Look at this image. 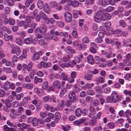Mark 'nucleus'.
<instances>
[{
    "label": "nucleus",
    "mask_w": 131,
    "mask_h": 131,
    "mask_svg": "<svg viewBox=\"0 0 131 131\" xmlns=\"http://www.w3.org/2000/svg\"><path fill=\"white\" fill-rule=\"evenodd\" d=\"M102 11L99 10L94 14V21L97 23H99L101 20Z\"/></svg>",
    "instance_id": "nucleus-1"
},
{
    "label": "nucleus",
    "mask_w": 131,
    "mask_h": 131,
    "mask_svg": "<svg viewBox=\"0 0 131 131\" xmlns=\"http://www.w3.org/2000/svg\"><path fill=\"white\" fill-rule=\"evenodd\" d=\"M65 20L67 23H70L71 22L72 19V15L69 12H66L64 14Z\"/></svg>",
    "instance_id": "nucleus-2"
},
{
    "label": "nucleus",
    "mask_w": 131,
    "mask_h": 131,
    "mask_svg": "<svg viewBox=\"0 0 131 131\" xmlns=\"http://www.w3.org/2000/svg\"><path fill=\"white\" fill-rule=\"evenodd\" d=\"M69 98L70 101L72 103L75 102L76 100L75 94L73 91L69 93Z\"/></svg>",
    "instance_id": "nucleus-3"
},
{
    "label": "nucleus",
    "mask_w": 131,
    "mask_h": 131,
    "mask_svg": "<svg viewBox=\"0 0 131 131\" xmlns=\"http://www.w3.org/2000/svg\"><path fill=\"white\" fill-rule=\"evenodd\" d=\"M42 55V52L41 51L35 52L33 56V59H32V61H34L35 60H37L39 59L40 58V56H41Z\"/></svg>",
    "instance_id": "nucleus-4"
},
{
    "label": "nucleus",
    "mask_w": 131,
    "mask_h": 131,
    "mask_svg": "<svg viewBox=\"0 0 131 131\" xmlns=\"http://www.w3.org/2000/svg\"><path fill=\"white\" fill-rule=\"evenodd\" d=\"M113 99V102L116 103L119 99V97L116 92L115 91H113L111 94Z\"/></svg>",
    "instance_id": "nucleus-5"
},
{
    "label": "nucleus",
    "mask_w": 131,
    "mask_h": 131,
    "mask_svg": "<svg viewBox=\"0 0 131 131\" xmlns=\"http://www.w3.org/2000/svg\"><path fill=\"white\" fill-rule=\"evenodd\" d=\"M21 52V50L20 48L17 46L15 48H13L11 51V52L13 54L16 53L18 56H19Z\"/></svg>",
    "instance_id": "nucleus-6"
},
{
    "label": "nucleus",
    "mask_w": 131,
    "mask_h": 131,
    "mask_svg": "<svg viewBox=\"0 0 131 131\" xmlns=\"http://www.w3.org/2000/svg\"><path fill=\"white\" fill-rule=\"evenodd\" d=\"M101 20H102L105 21L106 20L110 19L111 18V15L110 14L107 13H105L101 14Z\"/></svg>",
    "instance_id": "nucleus-7"
},
{
    "label": "nucleus",
    "mask_w": 131,
    "mask_h": 131,
    "mask_svg": "<svg viewBox=\"0 0 131 131\" xmlns=\"http://www.w3.org/2000/svg\"><path fill=\"white\" fill-rule=\"evenodd\" d=\"M90 112L88 116L90 118H92L95 117L96 111L95 109L93 108H91L89 109Z\"/></svg>",
    "instance_id": "nucleus-8"
},
{
    "label": "nucleus",
    "mask_w": 131,
    "mask_h": 131,
    "mask_svg": "<svg viewBox=\"0 0 131 131\" xmlns=\"http://www.w3.org/2000/svg\"><path fill=\"white\" fill-rule=\"evenodd\" d=\"M40 63L41 66L45 68L49 67L51 65V64L50 63H47L43 61H41Z\"/></svg>",
    "instance_id": "nucleus-9"
},
{
    "label": "nucleus",
    "mask_w": 131,
    "mask_h": 131,
    "mask_svg": "<svg viewBox=\"0 0 131 131\" xmlns=\"http://www.w3.org/2000/svg\"><path fill=\"white\" fill-rule=\"evenodd\" d=\"M44 11L47 14H49L51 11V9L49 7L47 3L45 4L43 7Z\"/></svg>",
    "instance_id": "nucleus-10"
},
{
    "label": "nucleus",
    "mask_w": 131,
    "mask_h": 131,
    "mask_svg": "<svg viewBox=\"0 0 131 131\" xmlns=\"http://www.w3.org/2000/svg\"><path fill=\"white\" fill-rule=\"evenodd\" d=\"M87 60L88 63L91 64H93L94 63V60L93 56L91 55H89L87 57Z\"/></svg>",
    "instance_id": "nucleus-11"
},
{
    "label": "nucleus",
    "mask_w": 131,
    "mask_h": 131,
    "mask_svg": "<svg viewBox=\"0 0 131 131\" xmlns=\"http://www.w3.org/2000/svg\"><path fill=\"white\" fill-rule=\"evenodd\" d=\"M46 26L45 25H42L39 28V32L41 34H44L46 31Z\"/></svg>",
    "instance_id": "nucleus-12"
},
{
    "label": "nucleus",
    "mask_w": 131,
    "mask_h": 131,
    "mask_svg": "<svg viewBox=\"0 0 131 131\" xmlns=\"http://www.w3.org/2000/svg\"><path fill=\"white\" fill-rule=\"evenodd\" d=\"M49 5L51 8H56L58 6L57 2L54 1H50L49 3Z\"/></svg>",
    "instance_id": "nucleus-13"
},
{
    "label": "nucleus",
    "mask_w": 131,
    "mask_h": 131,
    "mask_svg": "<svg viewBox=\"0 0 131 131\" xmlns=\"http://www.w3.org/2000/svg\"><path fill=\"white\" fill-rule=\"evenodd\" d=\"M53 85L59 90H60L61 88L60 83L58 81H54L53 83Z\"/></svg>",
    "instance_id": "nucleus-14"
},
{
    "label": "nucleus",
    "mask_w": 131,
    "mask_h": 131,
    "mask_svg": "<svg viewBox=\"0 0 131 131\" xmlns=\"http://www.w3.org/2000/svg\"><path fill=\"white\" fill-rule=\"evenodd\" d=\"M4 37L6 41H8L9 39L11 41H12L13 36L12 35H9L7 34H5L4 35Z\"/></svg>",
    "instance_id": "nucleus-15"
},
{
    "label": "nucleus",
    "mask_w": 131,
    "mask_h": 131,
    "mask_svg": "<svg viewBox=\"0 0 131 131\" xmlns=\"http://www.w3.org/2000/svg\"><path fill=\"white\" fill-rule=\"evenodd\" d=\"M10 82L9 81H7L4 85V89L5 90H8L10 89Z\"/></svg>",
    "instance_id": "nucleus-16"
},
{
    "label": "nucleus",
    "mask_w": 131,
    "mask_h": 131,
    "mask_svg": "<svg viewBox=\"0 0 131 131\" xmlns=\"http://www.w3.org/2000/svg\"><path fill=\"white\" fill-rule=\"evenodd\" d=\"M86 119L85 118L81 119L78 121L77 120L74 121V122L73 123L74 124L78 125L83 123Z\"/></svg>",
    "instance_id": "nucleus-17"
},
{
    "label": "nucleus",
    "mask_w": 131,
    "mask_h": 131,
    "mask_svg": "<svg viewBox=\"0 0 131 131\" xmlns=\"http://www.w3.org/2000/svg\"><path fill=\"white\" fill-rule=\"evenodd\" d=\"M25 44L27 45L30 44L33 41V40L32 38L28 37L25 39L24 40Z\"/></svg>",
    "instance_id": "nucleus-18"
},
{
    "label": "nucleus",
    "mask_w": 131,
    "mask_h": 131,
    "mask_svg": "<svg viewBox=\"0 0 131 131\" xmlns=\"http://www.w3.org/2000/svg\"><path fill=\"white\" fill-rule=\"evenodd\" d=\"M72 57V54L66 55L65 56H64L63 58V61L64 62H68L69 61L68 60Z\"/></svg>",
    "instance_id": "nucleus-19"
},
{
    "label": "nucleus",
    "mask_w": 131,
    "mask_h": 131,
    "mask_svg": "<svg viewBox=\"0 0 131 131\" xmlns=\"http://www.w3.org/2000/svg\"><path fill=\"white\" fill-rule=\"evenodd\" d=\"M82 113V111L80 108H77L75 111V115L78 117L80 116L81 115Z\"/></svg>",
    "instance_id": "nucleus-20"
},
{
    "label": "nucleus",
    "mask_w": 131,
    "mask_h": 131,
    "mask_svg": "<svg viewBox=\"0 0 131 131\" xmlns=\"http://www.w3.org/2000/svg\"><path fill=\"white\" fill-rule=\"evenodd\" d=\"M48 82L47 81H45L43 83L42 85V88L43 89L46 90L48 88Z\"/></svg>",
    "instance_id": "nucleus-21"
},
{
    "label": "nucleus",
    "mask_w": 131,
    "mask_h": 131,
    "mask_svg": "<svg viewBox=\"0 0 131 131\" xmlns=\"http://www.w3.org/2000/svg\"><path fill=\"white\" fill-rule=\"evenodd\" d=\"M34 81L35 83H41L42 82V78H38L36 76L34 78Z\"/></svg>",
    "instance_id": "nucleus-22"
},
{
    "label": "nucleus",
    "mask_w": 131,
    "mask_h": 131,
    "mask_svg": "<svg viewBox=\"0 0 131 131\" xmlns=\"http://www.w3.org/2000/svg\"><path fill=\"white\" fill-rule=\"evenodd\" d=\"M55 121L57 122L59 120L60 118H61L60 114L58 112H56L55 114Z\"/></svg>",
    "instance_id": "nucleus-23"
},
{
    "label": "nucleus",
    "mask_w": 131,
    "mask_h": 131,
    "mask_svg": "<svg viewBox=\"0 0 131 131\" xmlns=\"http://www.w3.org/2000/svg\"><path fill=\"white\" fill-rule=\"evenodd\" d=\"M89 73H88L87 75H85L84 77V79L87 81L91 80V77L93 75L92 74H89Z\"/></svg>",
    "instance_id": "nucleus-24"
},
{
    "label": "nucleus",
    "mask_w": 131,
    "mask_h": 131,
    "mask_svg": "<svg viewBox=\"0 0 131 131\" xmlns=\"http://www.w3.org/2000/svg\"><path fill=\"white\" fill-rule=\"evenodd\" d=\"M2 62L3 64H5V65L7 66H9L10 64V62L8 60H6L5 59H3L2 61Z\"/></svg>",
    "instance_id": "nucleus-25"
},
{
    "label": "nucleus",
    "mask_w": 131,
    "mask_h": 131,
    "mask_svg": "<svg viewBox=\"0 0 131 131\" xmlns=\"http://www.w3.org/2000/svg\"><path fill=\"white\" fill-rule=\"evenodd\" d=\"M119 26L123 28H125L126 26V23L124 20H121L119 21Z\"/></svg>",
    "instance_id": "nucleus-26"
},
{
    "label": "nucleus",
    "mask_w": 131,
    "mask_h": 131,
    "mask_svg": "<svg viewBox=\"0 0 131 131\" xmlns=\"http://www.w3.org/2000/svg\"><path fill=\"white\" fill-rule=\"evenodd\" d=\"M32 124L34 126H37L38 124V121L37 118H34L32 121Z\"/></svg>",
    "instance_id": "nucleus-27"
},
{
    "label": "nucleus",
    "mask_w": 131,
    "mask_h": 131,
    "mask_svg": "<svg viewBox=\"0 0 131 131\" xmlns=\"http://www.w3.org/2000/svg\"><path fill=\"white\" fill-rule=\"evenodd\" d=\"M67 91V89L66 88H63L60 91V96L61 97L63 96Z\"/></svg>",
    "instance_id": "nucleus-28"
},
{
    "label": "nucleus",
    "mask_w": 131,
    "mask_h": 131,
    "mask_svg": "<svg viewBox=\"0 0 131 131\" xmlns=\"http://www.w3.org/2000/svg\"><path fill=\"white\" fill-rule=\"evenodd\" d=\"M43 3L41 1H38L37 2V6L40 9H42L43 7Z\"/></svg>",
    "instance_id": "nucleus-29"
},
{
    "label": "nucleus",
    "mask_w": 131,
    "mask_h": 131,
    "mask_svg": "<svg viewBox=\"0 0 131 131\" xmlns=\"http://www.w3.org/2000/svg\"><path fill=\"white\" fill-rule=\"evenodd\" d=\"M124 63L126 66H129L130 65L131 63L129 60L125 59L123 61Z\"/></svg>",
    "instance_id": "nucleus-30"
},
{
    "label": "nucleus",
    "mask_w": 131,
    "mask_h": 131,
    "mask_svg": "<svg viewBox=\"0 0 131 131\" xmlns=\"http://www.w3.org/2000/svg\"><path fill=\"white\" fill-rule=\"evenodd\" d=\"M97 4L98 5L101 6L103 7H105L104 4V0H99L97 1Z\"/></svg>",
    "instance_id": "nucleus-31"
},
{
    "label": "nucleus",
    "mask_w": 131,
    "mask_h": 131,
    "mask_svg": "<svg viewBox=\"0 0 131 131\" xmlns=\"http://www.w3.org/2000/svg\"><path fill=\"white\" fill-rule=\"evenodd\" d=\"M93 100V97L89 96L86 97L85 99L86 102L88 103H91L92 102Z\"/></svg>",
    "instance_id": "nucleus-32"
},
{
    "label": "nucleus",
    "mask_w": 131,
    "mask_h": 131,
    "mask_svg": "<svg viewBox=\"0 0 131 131\" xmlns=\"http://www.w3.org/2000/svg\"><path fill=\"white\" fill-rule=\"evenodd\" d=\"M26 24V22L24 21H21L17 24V26L19 27H22Z\"/></svg>",
    "instance_id": "nucleus-33"
},
{
    "label": "nucleus",
    "mask_w": 131,
    "mask_h": 131,
    "mask_svg": "<svg viewBox=\"0 0 131 131\" xmlns=\"http://www.w3.org/2000/svg\"><path fill=\"white\" fill-rule=\"evenodd\" d=\"M108 127L111 129H113L115 127V124L113 122H110L107 124Z\"/></svg>",
    "instance_id": "nucleus-34"
},
{
    "label": "nucleus",
    "mask_w": 131,
    "mask_h": 131,
    "mask_svg": "<svg viewBox=\"0 0 131 131\" xmlns=\"http://www.w3.org/2000/svg\"><path fill=\"white\" fill-rule=\"evenodd\" d=\"M114 7H113L109 6L106 8V11L110 12L113 11L114 10Z\"/></svg>",
    "instance_id": "nucleus-35"
},
{
    "label": "nucleus",
    "mask_w": 131,
    "mask_h": 131,
    "mask_svg": "<svg viewBox=\"0 0 131 131\" xmlns=\"http://www.w3.org/2000/svg\"><path fill=\"white\" fill-rule=\"evenodd\" d=\"M4 129L5 131H12L13 130V128L8 127L6 125H4Z\"/></svg>",
    "instance_id": "nucleus-36"
},
{
    "label": "nucleus",
    "mask_w": 131,
    "mask_h": 131,
    "mask_svg": "<svg viewBox=\"0 0 131 131\" xmlns=\"http://www.w3.org/2000/svg\"><path fill=\"white\" fill-rule=\"evenodd\" d=\"M33 63H29L27 65V70L28 71H30L32 70V67L33 66Z\"/></svg>",
    "instance_id": "nucleus-37"
},
{
    "label": "nucleus",
    "mask_w": 131,
    "mask_h": 131,
    "mask_svg": "<svg viewBox=\"0 0 131 131\" xmlns=\"http://www.w3.org/2000/svg\"><path fill=\"white\" fill-rule=\"evenodd\" d=\"M82 41L85 43H88L89 42V39L88 37L85 36L83 38Z\"/></svg>",
    "instance_id": "nucleus-38"
},
{
    "label": "nucleus",
    "mask_w": 131,
    "mask_h": 131,
    "mask_svg": "<svg viewBox=\"0 0 131 131\" xmlns=\"http://www.w3.org/2000/svg\"><path fill=\"white\" fill-rule=\"evenodd\" d=\"M61 79L63 80L66 81L68 79V77L64 73H62L61 75Z\"/></svg>",
    "instance_id": "nucleus-39"
},
{
    "label": "nucleus",
    "mask_w": 131,
    "mask_h": 131,
    "mask_svg": "<svg viewBox=\"0 0 131 131\" xmlns=\"http://www.w3.org/2000/svg\"><path fill=\"white\" fill-rule=\"evenodd\" d=\"M16 42L18 45L21 46L22 45L21 40V39L19 38H17L15 40Z\"/></svg>",
    "instance_id": "nucleus-40"
},
{
    "label": "nucleus",
    "mask_w": 131,
    "mask_h": 131,
    "mask_svg": "<svg viewBox=\"0 0 131 131\" xmlns=\"http://www.w3.org/2000/svg\"><path fill=\"white\" fill-rule=\"evenodd\" d=\"M8 5L10 6H12L14 4V2L13 0H7Z\"/></svg>",
    "instance_id": "nucleus-41"
},
{
    "label": "nucleus",
    "mask_w": 131,
    "mask_h": 131,
    "mask_svg": "<svg viewBox=\"0 0 131 131\" xmlns=\"http://www.w3.org/2000/svg\"><path fill=\"white\" fill-rule=\"evenodd\" d=\"M104 79L103 77H101L99 78H97L95 79V81L96 82H100L101 83H102L104 82Z\"/></svg>",
    "instance_id": "nucleus-42"
},
{
    "label": "nucleus",
    "mask_w": 131,
    "mask_h": 131,
    "mask_svg": "<svg viewBox=\"0 0 131 131\" xmlns=\"http://www.w3.org/2000/svg\"><path fill=\"white\" fill-rule=\"evenodd\" d=\"M95 91L96 92H102V90L101 89V87L99 86H96L95 88Z\"/></svg>",
    "instance_id": "nucleus-43"
},
{
    "label": "nucleus",
    "mask_w": 131,
    "mask_h": 131,
    "mask_svg": "<svg viewBox=\"0 0 131 131\" xmlns=\"http://www.w3.org/2000/svg\"><path fill=\"white\" fill-rule=\"evenodd\" d=\"M40 14L41 17L42 19H44L47 17L45 14L42 11H41L40 12Z\"/></svg>",
    "instance_id": "nucleus-44"
},
{
    "label": "nucleus",
    "mask_w": 131,
    "mask_h": 131,
    "mask_svg": "<svg viewBox=\"0 0 131 131\" xmlns=\"http://www.w3.org/2000/svg\"><path fill=\"white\" fill-rule=\"evenodd\" d=\"M55 34L57 36H60L61 37H63L64 35V34L62 32H59L58 31H56L55 32Z\"/></svg>",
    "instance_id": "nucleus-45"
},
{
    "label": "nucleus",
    "mask_w": 131,
    "mask_h": 131,
    "mask_svg": "<svg viewBox=\"0 0 131 131\" xmlns=\"http://www.w3.org/2000/svg\"><path fill=\"white\" fill-rule=\"evenodd\" d=\"M40 116L43 118H45L47 116V114L46 112H41L40 113Z\"/></svg>",
    "instance_id": "nucleus-46"
},
{
    "label": "nucleus",
    "mask_w": 131,
    "mask_h": 131,
    "mask_svg": "<svg viewBox=\"0 0 131 131\" xmlns=\"http://www.w3.org/2000/svg\"><path fill=\"white\" fill-rule=\"evenodd\" d=\"M5 105L7 107H10L11 105V104L10 101L7 99L5 101Z\"/></svg>",
    "instance_id": "nucleus-47"
},
{
    "label": "nucleus",
    "mask_w": 131,
    "mask_h": 131,
    "mask_svg": "<svg viewBox=\"0 0 131 131\" xmlns=\"http://www.w3.org/2000/svg\"><path fill=\"white\" fill-rule=\"evenodd\" d=\"M79 5V3L77 1H74L72 2V5L74 7L78 6Z\"/></svg>",
    "instance_id": "nucleus-48"
},
{
    "label": "nucleus",
    "mask_w": 131,
    "mask_h": 131,
    "mask_svg": "<svg viewBox=\"0 0 131 131\" xmlns=\"http://www.w3.org/2000/svg\"><path fill=\"white\" fill-rule=\"evenodd\" d=\"M9 24L12 26L14 25L15 24V20L12 19H9Z\"/></svg>",
    "instance_id": "nucleus-49"
},
{
    "label": "nucleus",
    "mask_w": 131,
    "mask_h": 131,
    "mask_svg": "<svg viewBox=\"0 0 131 131\" xmlns=\"http://www.w3.org/2000/svg\"><path fill=\"white\" fill-rule=\"evenodd\" d=\"M87 94L90 95H93L94 94V91L92 90H88L87 92Z\"/></svg>",
    "instance_id": "nucleus-50"
},
{
    "label": "nucleus",
    "mask_w": 131,
    "mask_h": 131,
    "mask_svg": "<svg viewBox=\"0 0 131 131\" xmlns=\"http://www.w3.org/2000/svg\"><path fill=\"white\" fill-rule=\"evenodd\" d=\"M5 95V93L4 91L2 89H0V97H3Z\"/></svg>",
    "instance_id": "nucleus-51"
},
{
    "label": "nucleus",
    "mask_w": 131,
    "mask_h": 131,
    "mask_svg": "<svg viewBox=\"0 0 131 131\" xmlns=\"http://www.w3.org/2000/svg\"><path fill=\"white\" fill-rule=\"evenodd\" d=\"M25 87L28 89H31L32 88L33 85L30 84H27L25 85Z\"/></svg>",
    "instance_id": "nucleus-52"
},
{
    "label": "nucleus",
    "mask_w": 131,
    "mask_h": 131,
    "mask_svg": "<svg viewBox=\"0 0 131 131\" xmlns=\"http://www.w3.org/2000/svg\"><path fill=\"white\" fill-rule=\"evenodd\" d=\"M96 118H95L92 119L91 120V124L93 125H95L96 123Z\"/></svg>",
    "instance_id": "nucleus-53"
},
{
    "label": "nucleus",
    "mask_w": 131,
    "mask_h": 131,
    "mask_svg": "<svg viewBox=\"0 0 131 131\" xmlns=\"http://www.w3.org/2000/svg\"><path fill=\"white\" fill-rule=\"evenodd\" d=\"M90 51L93 53H96V51L95 48L93 47H91L90 48Z\"/></svg>",
    "instance_id": "nucleus-54"
},
{
    "label": "nucleus",
    "mask_w": 131,
    "mask_h": 131,
    "mask_svg": "<svg viewBox=\"0 0 131 131\" xmlns=\"http://www.w3.org/2000/svg\"><path fill=\"white\" fill-rule=\"evenodd\" d=\"M19 103L17 101H15L13 102L12 105L14 107H17Z\"/></svg>",
    "instance_id": "nucleus-55"
},
{
    "label": "nucleus",
    "mask_w": 131,
    "mask_h": 131,
    "mask_svg": "<svg viewBox=\"0 0 131 131\" xmlns=\"http://www.w3.org/2000/svg\"><path fill=\"white\" fill-rule=\"evenodd\" d=\"M22 54L24 58H25L27 56V52L26 49H23L22 51Z\"/></svg>",
    "instance_id": "nucleus-56"
},
{
    "label": "nucleus",
    "mask_w": 131,
    "mask_h": 131,
    "mask_svg": "<svg viewBox=\"0 0 131 131\" xmlns=\"http://www.w3.org/2000/svg\"><path fill=\"white\" fill-rule=\"evenodd\" d=\"M5 13L7 14H8L10 13V8L8 7H6L5 9Z\"/></svg>",
    "instance_id": "nucleus-57"
},
{
    "label": "nucleus",
    "mask_w": 131,
    "mask_h": 131,
    "mask_svg": "<svg viewBox=\"0 0 131 131\" xmlns=\"http://www.w3.org/2000/svg\"><path fill=\"white\" fill-rule=\"evenodd\" d=\"M124 8L122 6H120L118 7V11L120 13H122L124 11Z\"/></svg>",
    "instance_id": "nucleus-58"
},
{
    "label": "nucleus",
    "mask_w": 131,
    "mask_h": 131,
    "mask_svg": "<svg viewBox=\"0 0 131 131\" xmlns=\"http://www.w3.org/2000/svg\"><path fill=\"white\" fill-rule=\"evenodd\" d=\"M103 41V39L101 38H96L95 41L98 43H101Z\"/></svg>",
    "instance_id": "nucleus-59"
},
{
    "label": "nucleus",
    "mask_w": 131,
    "mask_h": 131,
    "mask_svg": "<svg viewBox=\"0 0 131 131\" xmlns=\"http://www.w3.org/2000/svg\"><path fill=\"white\" fill-rule=\"evenodd\" d=\"M72 35L75 38L77 37L78 36L77 32L76 30H74L72 32Z\"/></svg>",
    "instance_id": "nucleus-60"
},
{
    "label": "nucleus",
    "mask_w": 131,
    "mask_h": 131,
    "mask_svg": "<svg viewBox=\"0 0 131 131\" xmlns=\"http://www.w3.org/2000/svg\"><path fill=\"white\" fill-rule=\"evenodd\" d=\"M37 74L38 76L40 77H42L43 75V72L41 71H38L37 72Z\"/></svg>",
    "instance_id": "nucleus-61"
},
{
    "label": "nucleus",
    "mask_w": 131,
    "mask_h": 131,
    "mask_svg": "<svg viewBox=\"0 0 131 131\" xmlns=\"http://www.w3.org/2000/svg\"><path fill=\"white\" fill-rule=\"evenodd\" d=\"M111 91V88L110 87H107L104 90V92L106 93H109Z\"/></svg>",
    "instance_id": "nucleus-62"
},
{
    "label": "nucleus",
    "mask_w": 131,
    "mask_h": 131,
    "mask_svg": "<svg viewBox=\"0 0 131 131\" xmlns=\"http://www.w3.org/2000/svg\"><path fill=\"white\" fill-rule=\"evenodd\" d=\"M105 41L108 44H110L113 42L112 40L108 38H105Z\"/></svg>",
    "instance_id": "nucleus-63"
},
{
    "label": "nucleus",
    "mask_w": 131,
    "mask_h": 131,
    "mask_svg": "<svg viewBox=\"0 0 131 131\" xmlns=\"http://www.w3.org/2000/svg\"><path fill=\"white\" fill-rule=\"evenodd\" d=\"M18 28L17 26H14L12 27V29L14 32H16L18 30Z\"/></svg>",
    "instance_id": "nucleus-64"
}]
</instances>
